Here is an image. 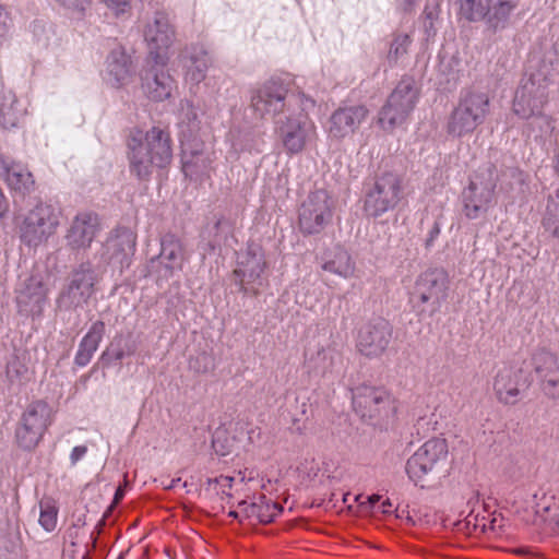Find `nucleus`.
Masks as SVG:
<instances>
[{"label": "nucleus", "mask_w": 559, "mask_h": 559, "mask_svg": "<svg viewBox=\"0 0 559 559\" xmlns=\"http://www.w3.org/2000/svg\"><path fill=\"white\" fill-rule=\"evenodd\" d=\"M130 170L139 179H147L153 166L165 167L173 157L168 128L153 127L145 134L134 128L127 140Z\"/></svg>", "instance_id": "nucleus-1"}, {"label": "nucleus", "mask_w": 559, "mask_h": 559, "mask_svg": "<svg viewBox=\"0 0 559 559\" xmlns=\"http://www.w3.org/2000/svg\"><path fill=\"white\" fill-rule=\"evenodd\" d=\"M448 456V441L444 438H431L407 460L406 473L416 486L425 488L437 478Z\"/></svg>", "instance_id": "nucleus-2"}, {"label": "nucleus", "mask_w": 559, "mask_h": 559, "mask_svg": "<svg viewBox=\"0 0 559 559\" xmlns=\"http://www.w3.org/2000/svg\"><path fill=\"white\" fill-rule=\"evenodd\" d=\"M496 169L491 165L478 168L463 190V213L468 219H477L496 202Z\"/></svg>", "instance_id": "nucleus-3"}, {"label": "nucleus", "mask_w": 559, "mask_h": 559, "mask_svg": "<svg viewBox=\"0 0 559 559\" xmlns=\"http://www.w3.org/2000/svg\"><path fill=\"white\" fill-rule=\"evenodd\" d=\"M523 522L548 533H559V497L552 490L538 489L515 507Z\"/></svg>", "instance_id": "nucleus-4"}, {"label": "nucleus", "mask_w": 559, "mask_h": 559, "mask_svg": "<svg viewBox=\"0 0 559 559\" xmlns=\"http://www.w3.org/2000/svg\"><path fill=\"white\" fill-rule=\"evenodd\" d=\"M403 179L393 171H384L374 178L367 189L364 211L370 217H380L394 210L403 200Z\"/></svg>", "instance_id": "nucleus-5"}, {"label": "nucleus", "mask_w": 559, "mask_h": 559, "mask_svg": "<svg viewBox=\"0 0 559 559\" xmlns=\"http://www.w3.org/2000/svg\"><path fill=\"white\" fill-rule=\"evenodd\" d=\"M52 409L43 400L33 401L22 413L15 428V442L24 451L35 449L52 423Z\"/></svg>", "instance_id": "nucleus-6"}, {"label": "nucleus", "mask_w": 559, "mask_h": 559, "mask_svg": "<svg viewBox=\"0 0 559 559\" xmlns=\"http://www.w3.org/2000/svg\"><path fill=\"white\" fill-rule=\"evenodd\" d=\"M143 36L148 49L145 61L148 64L154 62L157 67H166L167 51L175 40V28L168 14L157 11L148 17L143 28Z\"/></svg>", "instance_id": "nucleus-7"}, {"label": "nucleus", "mask_w": 559, "mask_h": 559, "mask_svg": "<svg viewBox=\"0 0 559 559\" xmlns=\"http://www.w3.org/2000/svg\"><path fill=\"white\" fill-rule=\"evenodd\" d=\"M61 211L49 204H38L26 215L21 228V240L28 247H38L56 234Z\"/></svg>", "instance_id": "nucleus-8"}, {"label": "nucleus", "mask_w": 559, "mask_h": 559, "mask_svg": "<svg viewBox=\"0 0 559 559\" xmlns=\"http://www.w3.org/2000/svg\"><path fill=\"white\" fill-rule=\"evenodd\" d=\"M450 280L448 273L441 267H430L421 272L414 284L409 301L414 308H421L430 304L437 309L448 297Z\"/></svg>", "instance_id": "nucleus-9"}, {"label": "nucleus", "mask_w": 559, "mask_h": 559, "mask_svg": "<svg viewBox=\"0 0 559 559\" xmlns=\"http://www.w3.org/2000/svg\"><path fill=\"white\" fill-rule=\"evenodd\" d=\"M251 105H272L274 103L297 104L312 102L304 93H295L293 79L289 74L272 75L257 84L250 91Z\"/></svg>", "instance_id": "nucleus-10"}, {"label": "nucleus", "mask_w": 559, "mask_h": 559, "mask_svg": "<svg viewBox=\"0 0 559 559\" xmlns=\"http://www.w3.org/2000/svg\"><path fill=\"white\" fill-rule=\"evenodd\" d=\"M333 212L324 190L311 192L301 203L298 226L304 235L321 233L332 221Z\"/></svg>", "instance_id": "nucleus-11"}, {"label": "nucleus", "mask_w": 559, "mask_h": 559, "mask_svg": "<svg viewBox=\"0 0 559 559\" xmlns=\"http://www.w3.org/2000/svg\"><path fill=\"white\" fill-rule=\"evenodd\" d=\"M276 123L285 152L289 155L301 153L308 143L317 140L314 123L302 112Z\"/></svg>", "instance_id": "nucleus-12"}, {"label": "nucleus", "mask_w": 559, "mask_h": 559, "mask_svg": "<svg viewBox=\"0 0 559 559\" xmlns=\"http://www.w3.org/2000/svg\"><path fill=\"white\" fill-rule=\"evenodd\" d=\"M266 267L263 250L258 246H249L234 271V274L240 278V290L257 296L264 285L263 274Z\"/></svg>", "instance_id": "nucleus-13"}, {"label": "nucleus", "mask_w": 559, "mask_h": 559, "mask_svg": "<svg viewBox=\"0 0 559 559\" xmlns=\"http://www.w3.org/2000/svg\"><path fill=\"white\" fill-rule=\"evenodd\" d=\"M392 338V328L388 321L380 319L362 325L358 331L357 349L369 358L384 354Z\"/></svg>", "instance_id": "nucleus-14"}, {"label": "nucleus", "mask_w": 559, "mask_h": 559, "mask_svg": "<svg viewBox=\"0 0 559 559\" xmlns=\"http://www.w3.org/2000/svg\"><path fill=\"white\" fill-rule=\"evenodd\" d=\"M166 67H157L154 62L148 64L141 73L142 88L148 100L162 103L173 99L177 88L174 79L165 72Z\"/></svg>", "instance_id": "nucleus-15"}, {"label": "nucleus", "mask_w": 559, "mask_h": 559, "mask_svg": "<svg viewBox=\"0 0 559 559\" xmlns=\"http://www.w3.org/2000/svg\"><path fill=\"white\" fill-rule=\"evenodd\" d=\"M391 404L389 392L382 388L359 385L353 391V406L361 417L372 418L382 411L388 409Z\"/></svg>", "instance_id": "nucleus-16"}, {"label": "nucleus", "mask_w": 559, "mask_h": 559, "mask_svg": "<svg viewBox=\"0 0 559 559\" xmlns=\"http://www.w3.org/2000/svg\"><path fill=\"white\" fill-rule=\"evenodd\" d=\"M526 385L521 368L503 366L493 379V392L497 400L506 405H513L519 401L521 388Z\"/></svg>", "instance_id": "nucleus-17"}, {"label": "nucleus", "mask_w": 559, "mask_h": 559, "mask_svg": "<svg viewBox=\"0 0 559 559\" xmlns=\"http://www.w3.org/2000/svg\"><path fill=\"white\" fill-rule=\"evenodd\" d=\"M283 511V508L276 502L271 501L264 495L253 497L249 502L242 500L238 502L237 509L229 511V516L236 519L255 520L260 523H269Z\"/></svg>", "instance_id": "nucleus-18"}, {"label": "nucleus", "mask_w": 559, "mask_h": 559, "mask_svg": "<svg viewBox=\"0 0 559 559\" xmlns=\"http://www.w3.org/2000/svg\"><path fill=\"white\" fill-rule=\"evenodd\" d=\"M133 73L132 61L126 49L117 45L105 61L104 80L114 87L127 84Z\"/></svg>", "instance_id": "nucleus-19"}, {"label": "nucleus", "mask_w": 559, "mask_h": 559, "mask_svg": "<svg viewBox=\"0 0 559 559\" xmlns=\"http://www.w3.org/2000/svg\"><path fill=\"white\" fill-rule=\"evenodd\" d=\"M180 58L186 82L198 86L205 79L212 62L207 51L201 46H191L181 52Z\"/></svg>", "instance_id": "nucleus-20"}, {"label": "nucleus", "mask_w": 559, "mask_h": 559, "mask_svg": "<svg viewBox=\"0 0 559 559\" xmlns=\"http://www.w3.org/2000/svg\"><path fill=\"white\" fill-rule=\"evenodd\" d=\"M321 269L341 278L349 280L356 276V262L352 254L342 246L326 250L320 259Z\"/></svg>", "instance_id": "nucleus-21"}, {"label": "nucleus", "mask_w": 559, "mask_h": 559, "mask_svg": "<svg viewBox=\"0 0 559 559\" xmlns=\"http://www.w3.org/2000/svg\"><path fill=\"white\" fill-rule=\"evenodd\" d=\"M98 230L97 215L80 213L75 216L67 234L68 245L72 249H85L92 243Z\"/></svg>", "instance_id": "nucleus-22"}, {"label": "nucleus", "mask_w": 559, "mask_h": 559, "mask_svg": "<svg viewBox=\"0 0 559 559\" xmlns=\"http://www.w3.org/2000/svg\"><path fill=\"white\" fill-rule=\"evenodd\" d=\"M518 5V0H488L485 10L486 16L481 20L486 31L496 34L506 29L510 25L511 14Z\"/></svg>", "instance_id": "nucleus-23"}, {"label": "nucleus", "mask_w": 559, "mask_h": 559, "mask_svg": "<svg viewBox=\"0 0 559 559\" xmlns=\"http://www.w3.org/2000/svg\"><path fill=\"white\" fill-rule=\"evenodd\" d=\"M160 263L168 275L181 271L187 261L183 242L174 234H166L160 240Z\"/></svg>", "instance_id": "nucleus-24"}, {"label": "nucleus", "mask_w": 559, "mask_h": 559, "mask_svg": "<svg viewBox=\"0 0 559 559\" xmlns=\"http://www.w3.org/2000/svg\"><path fill=\"white\" fill-rule=\"evenodd\" d=\"M364 116L362 107H338L329 121L330 136L342 139L352 133Z\"/></svg>", "instance_id": "nucleus-25"}, {"label": "nucleus", "mask_w": 559, "mask_h": 559, "mask_svg": "<svg viewBox=\"0 0 559 559\" xmlns=\"http://www.w3.org/2000/svg\"><path fill=\"white\" fill-rule=\"evenodd\" d=\"M484 117V107H454L448 122V131L453 135L462 136L472 132Z\"/></svg>", "instance_id": "nucleus-26"}, {"label": "nucleus", "mask_w": 559, "mask_h": 559, "mask_svg": "<svg viewBox=\"0 0 559 559\" xmlns=\"http://www.w3.org/2000/svg\"><path fill=\"white\" fill-rule=\"evenodd\" d=\"M105 334V323L100 320L95 321L88 332L81 340L78 352L74 357V362L79 367L86 366L95 352L97 350L99 343Z\"/></svg>", "instance_id": "nucleus-27"}, {"label": "nucleus", "mask_w": 559, "mask_h": 559, "mask_svg": "<svg viewBox=\"0 0 559 559\" xmlns=\"http://www.w3.org/2000/svg\"><path fill=\"white\" fill-rule=\"evenodd\" d=\"M49 288L44 281L40 277L33 275L26 283L25 288L19 294L17 302L19 305L24 306H40L46 300Z\"/></svg>", "instance_id": "nucleus-28"}, {"label": "nucleus", "mask_w": 559, "mask_h": 559, "mask_svg": "<svg viewBox=\"0 0 559 559\" xmlns=\"http://www.w3.org/2000/svg\"><path fill=\"white\" fill-rule=\"evenodd\" d=\"M418 102V87L412 78H403L391 93L388 105H415Z\"/></svg>", "instance_id": "nucleus-29"}, {"label": "nucleus", "mask_w": 559, "mask_h": 559, "mask_svg": "<svg viewBox=\"0 0 559 559\" xmlns=\"http://www.w3.org/2000/svg\"><path fill=\"white\" fill-rule=\"evenodd\" d=\"M5 180L12 190L22 194L29 193L35 186L33 175L21 165L7 167Z\"/></svg>", "instance_id": "nucleus-30"}, {"label": "nucleus", "mask_w": 559, "mask_h": 559, "mask_svg": "<svg viewBox=\"0 0 559 559\" xmlns=\"http://www.w3.org/2000/svg\"><path fill=\"white\" fill-rule=\"evenodd\" d=\"M94 290V277L92 272L82 271L75 273L70 286H69V295L72 298V301L75 304H80L81 301H86Z\"/></svg>", "instance_id": "nucleus-31"}, {"label": "nucleus", "mask_w": 559, "mask_h": 559, "mask_svg": "<svg viewBox=\"0 0 559 559\" xmlns=\"http://www.w3.org/2000/svg\"><path fill=\"white\" fill-rule=\"evenodd\" d=\"M309 361L314 368L322 372H332L343 362L342 354L333 346L321 347L316 356H311Z\"/></svg>", "instance_id": "nucleus-32"}, {"label": "nucleus", "mask_w": 559, "mask_h": 559, "mask_svg": "<svg viewBox=\"0 0 559 559\" xmlns=\"http://www.w3.org/2000/svg\"><path fill=\"white\" fill-rule=\"evenodd\" d=\"M460 15L468 22H481L488 0H459Z\"/></svg>", "instance_id": "nucleus-33"}, {"label": "nucleus", "mask_w": 559, "mask_h": 559, "mask_svg": "<svg viewBox=\"0 0 559 559\" xmlns=\"http://www.w3.org/2000/svg\"><path fill=\"white\" fill-rule=\"evenodd\" d=\"M39 524L47 532H52L58 522V508L52 500H44L39 503Z\"/></svg>", "instance_id": "nucleus-34"}, {"label": "nucleus", "mask_w": 559, "mask_h": 559, "mask_svg": "<svg viewBox=\"0 0 559 559\" xmlns=\"http://www.w3.org/2000/svg\"><path fill=\"white\" fill-rule=\"evenodd\" d=\"M405 119V112L400 111V107H382L379 112V124L384 130H390Z\"/></svg>", "instance_id": "nucleus-35"}, {"label": "nucleus", "mask_w": 559, "mask_h": 559, "mask_svg": "<svg viewBox=\"0 0 559 559\" xmlns=\"http://www.w3.org/2000/svg\"><path fill=\"white\" fill-rule=\"evenodd\" d=\"M409 44L411 38L408 35L400 34L395 36L388 52V61L391 64L397 63V61L407 53Z\"/></svg>", "instance_id": "nucleus-36"}, {"label": "nucleus", "mask_w": 559, "mask_h": 559, "mask_svg": "<svg viewBox=\"0 0 559 559\" xmlns=\"http://www.w3.org/2000/svg\"><path fill=\"white\" fill-rule=\"evenodd\" d=\"M542 225L551 237L559 239V203L548 204Z\"/></svg>", "instance_id": "nucleus-37"}, {"label": "nucleus", "mask_w": 559, "mask_h": 559, "mask_svg": "<svg viewBox=\"0 0 559 559\" xmlns=\"http://www.w3.org/2000/svg\"><path fill=\"white\" fill-rule=\"evenodd\" d=\"M493 100L480 86H473L462 96L461 105H489Z\"/></svg>", "instance_id": "nucleus-38"}, {"label": "nucleus", "mask_w": 559, "mask_h": 559, "mask_svg": "<svg viewBox=\"0 0 559 559\" xmlns=\"http://www.w3.org/2000/svg\"><path fill=\"white\" fill-rule=\"evenodd\" d=\"M467 524H473L475 531H479L480 533H487L489 531L496 530V518H490V515H483L479 518V514H474L471 512L467 518Z\"/></svg>", "instance_id": "nucleus-39"}, {"label": "nucleus", "mask_w": 559, "mask_h": 559, "mask_svg": "<svg viewBox=\"0 0 559 559\" xmlns=\"http://www.w3.org/2000/svg\"><path fill=\"white\" fill-rule=\"evenodd\" d=\"M19 111L16 107H0V124L3 129H11L19 124Z\"/></svg>", "instance_id": "nucleus-40"}, {"label": "nucleus", "mask_w": 559, "mask_h": 559, "mask_svg": "<svg viewBox=\"0 0 559 559\" xmlns=\"http://www.w3.org/2000/svg\"><path fill=\"white\" fill-rule=\"evenodd\" d=\"M66 10L75 13L83 14L85 10L90 7L91 0H55Z\"/></svg>", "instance_id": "nucleus-41"}, {"label": "nucleus", "mask_w": 559, "mask_h": 559, "mask_svg": "<svg viewBox=\"0 0 559 559\" xmlns=\"http://www.w3.org/2000/svg\"><path fill=\"white\" fill-rule=\"evenodd\" d=\"M12 21L9 13L0 5V46L9 39Z\"/></svg>", "instance_id": "nucleus-42"}, {"label": "nucleus", "mask_w": 559, "mask_h": 559, "mask_svg": "<svg viewBox=\"0 0 559 559\" xmlns=\"http://www.w3.org/2000/svg\"><path fill=\"white\" fill-rule=\"evenodd\" d=\"M116 15L123 14L129 9V0H104Z\"/></svg>", "instance_id": "nucleus-43"}, {"label": "nucleus", "mask_w": 559, "mask_h": 559, "mask_svg": "<svg viewBox=\"0 0 559 559\" xmlns=\"http://www.w3.org/2000/svg\"><path fill=\"white\" fill-rule=\"evenodd\" d=\"M233 481H234L233 477L224 476V475L216 477L214 480V483L219 486L221 493L226 497H230L228 489L231 488Z\"/></svg>", "instance_id": "nucleus-44"}, {"label": "nucleus", "mask_w": 559, "mask_h": 559, "mask_svg": "<svg viewBox=\"0 0 559 559\" xmlns=\"http://www.w3.org/2000/svg\"><path fill=\"white\" fill-rule=\"evenodd\" d=\"M87 452V448L85 445H76L72 449L70 454L71 463L74 465L76 464L81 459L84 457V455Z\"/></svg>", "instance_id": "nucleus-45"}, {"label": "nucleus", "mask_w": 559, "mask_h": 559, "mask_svg": "<svg viewBox=\"0 0 559 559\" xmlns=\"http://www.w3.org/2000/svg\"><path fill=\"white\" fill-rule=\"evenodd\" d=\"M440 225L438 222H436L431 229L429 230V234H428V237H427V240H426V247L429 248L433 245L435 240L438 238V236L440 235Z\"/></svg>", "instance_id": "nucleus-46"}, {"label": "nucleus", "mask_w": 559, "mask_h": 559, "mask_svg": "<svg viewBox=\"0 0 559 559\" xmlns=\"http://www.w3.org/2000/svg\"><path fill=\"white\" fill-rule=\"evenodd\" d=\"M545 389L556 388L559 385V369L557 368L554 372L549 374V377L545 376Z\"/></svg>", "instance_id": "nucleus-47"}, {"label": "nucleus", "mask_w": 559, "mask_h": 559, "mask_svg": "<svg viewBox=\"0 0 559 559\" xmlns=\"http://www.w3.org/2000/svg\"><path fill=\"white\" fill-rule=\"evenodd\" d=\"M124 488L119 486L115 492L114 502L118 503L124 497Z\"/></svg>", "instance_id": "nucleus-48"}, {"label": "nucleus", "mask_w": 559, "mask_h": 559, "mask_svg": "<svg viewBox=\"0 0 559 559\" xmlns=\"http://www.w3.org/2000/svg\"><path fill=\"white\" fill-rule=\"evenodd\" d=\"M543 78V73L542 72H538V73H534L531 75V79H530V84L532 86H534L536 83H540V80Z\"/></svg>", "instance_id": "nucleus-49"}, {"label": "nucleus", "mask_w": 559, "mask_h": 559, "mask_svg": "<svg viewBox=\"0 0 559 559\" xmlns=\"http://www.w3.org/2000/svg\"><path fill=\"white\" fill-rule=\"evenodd\" d=\"M114 357L116 360H121L124 357L123 350L120 349V350L116 352Z\"/></svg>", "instance_id": "nucleus-50"}, {"label": "nucleus", "mask_w": 559, "mask_h": 559, "mask_svg": "<svg viewBox=\"0 0 559 559\" xmlns=\"http://www.w3.org/2000/svg\"><path fill=\"white\" fill-rule=\"evenodd\" d=\"M531 109H532L531 107H522V110H523L522 116H523V117H527V115H526V112H525V111H526V110H530V111H531ZM515 112H516V115H521V111H520V110H515Z\"/></svg>", "instance_id": "nucleus-51"}, {"label": "nucleus", "mask_w": 559, "mask_h": 559, "mask_svg": "<svg viewBox=\"0 0 559 559\" xmlns=\"http://www.w3.org/2000/svg\"><path fill=\"white\" fill-rule=\"evenodd\" d=\"M545 359H546V361L550 362L551 365H556V361L552 356L546 354Z\"/></svg>", "instance_id": "nucleus-52"}, {"label": "nucleus", "mask_w": 559, "mask_h": 559, "mask_svg": "<svg viewBox=\"0 0 559 559\" xmlns=\"http://www.w3.org/2000/svg\"><path fill=\"white\" fill-rule=\"evenodd\" d=\"M178 483H180V478L173 479L171 483L167 486V488H175Z\"/></svg>", "instance_id": "nucleus-53"}, {"label": "nucleus", "mask_w": 559, "mask_h": 559, "mask_svg": "<svg viewBox=\"0 0 559 559\" xmlns=\"http://www.w3.org/2000/svg\"><path fill=\"white\" fill-rule=\"evenodd\" d=\"M369 500H370L371 503H374L376 501L379 500V497L378 496H372V497H370Z\"/></svg>", "instance_id": "nucleus-54"}, {"label": "nucleus", "mask_w": 559, "mask_h": 559, "mask_svg": "<svg viewBox=\"0 0 559 559\" xmlns=\"http://www.w3.org/2000/svg\"><path fill=\"white\" fill-rule=\"evenodd\" d=\"M383 506H388V507H391V502L386 501V502H383Z\"/></svg>", "instance_id": "nucleus-55"}, {"label": "nucleus", "mask_w": 559, "mask_h": 559, "mask_svg": "<svg viewBox=\"0 0 559 559\" xmlns=\"http://www.w3.org/2000/svg\"><path fill=\"white\" fill-rule=\"evenodd\" d=\"M109 243H110V245H112V246H116V245H117V243H116V240H111Z\"/></svg>", "instance_id": "nucleus-56"}, {"label": "nucleus", "mask_w": 559, "mask_h": 559, "mask_svg": "<svg viewBox=\"0 0 559 559\" xmlns=\"http://www.w3.org/2000/svg\"><path fill=\"white\" fill-rule=\"evenodd\" d=\"M388 506H383V512H388Z\"/></svg>", "instance_id": "nucleus-57"}]
</instances>
